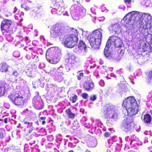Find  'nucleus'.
<instances>
[{"label": "nucleus", "instance_id": "4", "mask_svg": "<svg viewBox=\"0 0 152 152\" xmlns=\"http://www.w3.org/2000/svg\"><path fill=\"white\" fill-rule=\"evenodd\" d=\"M64 31V27L63 25L59 23H56L52 27L50 36L54 38H60L63 36Z\"/></svg>", "mask_w": 152, "mask_h": 152}, {"label": "nucleus", "instance_id": "7", "mask_svg": "<svg viewBox=\"0 0 152 152\" xmlns=\"http://www.w3.org/2000/svg\"><path fill=\"white\" fill-rule=\"evenodd\" d=\"M78 39L75 36H71L67 35L63 42L64 46L68 48H71L75 46L77 42Z\"/></svg>", "mask_w": 152, "mask_h": 152}, {"label": "nucleus", "instance_id": "54", "mask_svg": "<svg viewBox=\"0 0 152 152\" xmlns=\"http://www.w3.org/2000/svg\"><path fill=\"white\" fill-rule=\"evenodd\" d=\"M150 74H151V75H152V72H150Z\"/></svg>", "mask_w": 152, "mask_h": 152}, {"label": "nucleus", "instance_id": "25", "mask_svg": "<svg viewBox=\"0 0 152 152\" xmlns=\"http://www.w3.org/2000/svg\"><path fill=\"white\" fill-rule=\"evenodd\" d=\"M14 82L15 83H18L20 84L22 83L25 84L27 82L25 79H23L21 77H19V80H18L17 79H15Z\"/></svg>", "mask_w": 152, "mask_h": 152}, {"label": "nucleus", "instance_id": "55", "mask_svg": "<svg viewBox=\"0 0 152 152\" xmlns=\"http://www.w3.org/2000/svg\"><path fill=\"white\" fill-rule=\"evenodd\" d=\"M132 152V151L130 150V151H129L128 152Z\"/></svg>", "mask_w": 152, "mask_h": 152}, {"label": "nucleus", "instance_id": "19", "mask_svg": "<svg viewBox=\"0 0 152 152\" xmlns=\"http://www.w3.org/2000/svg\"><path fill=\"white\" fill-rule=\"evenodd\" d=\"M123 77L120 76L116 78V80L118 83V88L119 89L124 88L125 87V85L123 83H122L121 82L123 80Z\"/></svg>", "mask_w": 152, "mask_h": 152}, {"label": "nucleus", "instance_id": "26", "mask_svg": "<svg viewBox=\"0 0 152 152\" xmlns=\"http://www.w3.org/2000/svg\"><path fill=\"white\" fill-rule=\"evenodd\" d=\"M111 113H112V115L110 117V118L113 119L114 120L118 118V114L116 112L115 109L113 111V112Z\"/></svg>", "mask_w": 152, "mask_h": 152}, {"label": "nucleus", "instance_id": "5", "mask_svg": "<svg viewBox=\"0 0 152 152\" xmlns=\"http://www.w3.org/2000/svg\"><path fill=\"white\" fill-rule=\"evenodd\" d=\"M109 40H111L115 47L119 49L118 50V52L119 54L121 56L124 54V44L119 37L117 36H112L109 37Z\"/></svg>", "mask_w": 152, "mask_h": 152}, {"label": "nucleus", "instance_id": "47", "mask_svg": "<svg viewBox=\"0 0 152 152\" xmlns=\"http://www.w3.org/2000/svg\"><path fill=\"white\" fill-rule=\"evenodd\" d=\"M42 125H44L46 123V121L45 120L41 121Z\"/></svg>", "mask_w": 152, "mask_h": 152}, {"label": "nucleus", "instance_id": "43", "mask_svg": "<svg viewBox=\"0 0 152 152\" xmlns=\"http://www.w3.org/2000/svg\"><path fill=\"white\" fill-rule=\"evenodd\" d=\"M8 118H6L4 119V122L5 124L7 123Z\"/></svg>", "mask_w": 152, "mask_h": 152}, {"label": "nucleus", "instance_id": "8", "mask_svg": "<svg viewBox=\"0 0 152 152\" xmlns=\"http://www.w3.org/2000/svg\"><path fill=\"white\" fill-rule=\"evenodd\" d=\"M133 120L131 116H128L124 119L122 123V128L126 132L131 131L132 129Z\"/></svg>", "mask_w": 152, "mask_h": 152}, {"label": "nucleus", "instance_id": "50", "mask_svg": "<svg viewBox=\"0 0 152 152\" xmlns=\"http://www.w3.org/2000/svg\"><path fill=\"white\" fill-rule=\"evenodd\" d=\"M85 152H91L90 150L89 149H87L85 151Z\"/></svg>", "mask_w": 152, "mask_h": 152}, {"label": "nucleus", "instance_id": "31", "mask_svg": "<svg viewBox=\"0 0 152 152\" xmlns=\"http://www.w3.org/2000/svg\"><path fill=\"white\" fill-rule=\"evenodd\" d=\"M111 40H109V39L107 41L106 44V47H105L107 49H108L109 47L111 46Z\"/></svg>", "mask_w": 152, "mask_h": 152}, {"label": "nucleus", "instance_id": "18", "mask_svg": "<svg viewBox=\"0 0 152 152\" xmlns=\"http://www.w3.org/2000/svg\"><path fill=\"white\" fill-rule=\"evenodd\" d=\"M142 120L145 124H150L152 120L151 116L149 114L146 113L144 115Z\"/></svg>", "mask_w": 152, "mask_h": 152}, {"label": "nucleus", "instance_id": "13", "mask_svg": "<svg viewBox=\"0 0 152 152\" xmlns=\"http://www.w3.org/2000/svg\"><path fill=\"white\" fill-rule=\"evenodd\" d=\"M139 106L137 104L126 109L128 114L130 116L135 115L137 113L138 111Z\"/></svg>", "mask_w": 152, "mask_h": 152}, {"label": "nucleus", "instance_id": "23", "mask_svg": "<svg viewBox=\"0 0 152 152\" xmlns=\"http://www.w3.org/2000/svg\"><path fill=\"white\" fill-rule=\"evenodd\" d=\"M70 34L69 35L71 36H75L76 39L78 38V34L77 33V30L74 28L71 29L69 31Z\"/></svg>", "mask_w": 152, "mask_h": 152}, {"label": "nucleus", "instance_id": "24", "mask_svg": "<svg viewBox=\"0 0 152 152\" xmlns=\"http://www.w3.org/2000/svg\"><path fill=\"white\" fill-rule=\"evenodd\" d=\"M110 28L112 31L116 33L118 31L119 26L117 24H115L111 25Z\"/></svg>", "mask_w": 152, "mask_h": 152}, {"label": "nucleus", "instance_id": "12", "mask_svg": "<svg viewBox=\"0 0 152 152\" xmlns=\"http://www.w3.org/2000/svg\"><path fill=\"white\" fill-rule=\"evenodd\" d=\"M51 3L52 6L60 8V10L57 9L59 11H64L65 7L64 3L62 0H51Z\"/></svg>", "mask_w": 152, "mask_h": 152}, {"label": "nucleus", "instance_id": "49", "mask_svg": "<svg viewBox=\"0 0 152 152\" xmlns=\"http://www.w3.org/2000/svg\"><path fill=\"white\" fill-rule=\"evenodd\" d=\"M77 79L79 80H80L81 79V77L80 76H77Z\"/></svg>", "mask_w": 152, "mask_h": 152}, {"label": "nucleus", "instance_id": "3", "mask_svg": "<svg viewBox=\"0 0 152 152\" xmlns=\"http://www.w3.org/2000/svg\"><path fill=\"white\" fill-rule=\"evenodd\" d=\"M1 30L3 33H6L9 34H12L15 31L16 27L13 26V22L11 20L5 19L2 20L0 25Z\"/></svg>", "mask_w": 152, "mask_h": 152}, {"label": "nucleus", "instance_id": "15", "mask_svg": "<svg viewBox=\"0 0 152 152\" xmlns=\"http://www.w3.org/2000/svg\"><path fill=\"white\" fill-rule=\"evenodd\" d=\"M152 45L148 42H146L144 43L142 45V51L150 53L152 52Z\"/></svg>", "mask_w": 152, "mask_h": 152}, {"label": "nucleus", "instance_id": "41", "mask_svg": "<svg viewBox=\"0 0 152 152\" xmlns=\"http://www.w3.org/2000/svg\"><path fill=\"white\" fill-rule=\"evenodd\" d=\"M17 39H20V41H22L23 39V38L22 36H17Z\"/></svg>", "mask_w": 152, "mask_h": 152}, {"label": "nucleus", "instance_id": "46", "mask_svg": "<svg viewBox=\"0 0 152 152\" xmlns=\"http://www.w3.org/2000/svg\"><path fill=\"white\" fill-rule=\"evenodd\" d=\"M84 75V73L83 72L80 73L79 74V76L82 77H83Z\"/></svg>", "mask_w": 152, "mask_h": 152}, {"label": "nucleus", "instance_id": "14", "mask_svg": "<svg viewBox=\"0 0 152 152\" xmlns=\"http://www.w3.org/2000/svg\"><path fill=\"white\" fill-rule=\"evenodd\" d=\"M94 87V84L92 80L90 78H87L83 84V88L86 90L89 91L93 89Z\"/></svg>", "mask_w": 152, "mask_h": 152}, {"label": "nucleus", "instance_id": "38", "mask_svg": "<svg viewBox=\"0 0 152 152\" xmlns=\"http://www.w3.org/2000/svg\"><path fill=\"white\" fill-rule=\"evenodd\" d=\"M3 137V133L1 130H0V139H2Z\"/></svg>", "mask_w": 152, "mask_h": 152}, {"label": "nucleus", "instance_id": "48", "mask_svg": "<svg viewBox=\"0 0 152 152\" xmlns=\"http://www.w3.org/2000/svg\"><path fill=\"white\" fill-rule=\"evenodd\" d=\"M17 10H18V9L16 7H15V8L14 9V12H16L17 11Z\"/></svg>", "mask_w": 152, "mask_h": 152}, {"label": "nucleus", "instance_id": "37", "mask_svg": "<svg viewBox=\"0 0 152 152\" xmlns=\"http://www.w3.org/2000/svg\"><path fill=\"white\" fill-rule=\"evenodd\" d=\"M35 14H38V15H37V16H38V15H42V13L41 12V11L40 10H37V11L35 12Z\"/></svg>", "mask_w": 152, "mask_h": 152}, {"label": "nucleus", "instance_id": "40", "mask_svg": "<svg viewBox=\"0 0 152 152\" xmlns=\"http://www.w3.org/2000/svg\"><path fill=\"white\" fill-rule=\"evenodd\" d=\"M46 118V117L45 116H44V117H41L40 118H39V121L40 122H41V120H45Z\"/></svg>", "mask_w": 152, "mask_h": 152}, {"label": "nucleus", "instance_id": "35", "mask_svg": "<svg viewBox=\"0 0 152 152\" xmlns=\"http://www.w3.org/2000/svg\"><path fill=\"white\" fill-rule=\"evenodd\" d=\"M29 127H31L30 129L28 130L29 133H30L33 131L34 129V128L32 126V123H30V124Z\"/></svg>", "mask_w": 152, "mask_h": 152}, {"label": "nucleus", "instance_id": "45", "mask_svg": "<svg viewBox=\"0 0 152 152\" xmlns=\"http://www.w3.org/2000/svg\"><path fill=\"white\" fill-rule=\"evenodd\" d=\"M73 1L74 2H76L77 3H79L80 2V0H73Z\"/></svg>", "mask_w": 152, "mask_h": 152}, {"label": "nucleus", "instance_id": "11", "mask_svg": "<svg viewBox=\"0 0 152 152\" xmlns=\"http://www.w3.org/2000/svg\"><path fill=\"white\" fill-rule=\"evenodd\" d=\"M136 17V15L133 12H129L125 16L123 19L124 21V24L126 25L130 24L132 21L134 20Z\"/></svg>", "mask_w": 152, "mask_h": 152}, {"label": "nucleus", "instance_id": "42", "mask_svg": "<svg viewBox=\"0 0 152 152\" xmlns=\"http://www.w3.org/2000/svg\"><path fill=\"white\" fill-rule=\"evenodd\" d=\"M23 122L24 124H28L29 125H30V123L29 122L25 121H23Z\"/></svg>", "mask_w": 152, "mask_h": 152}, {"label": "nucleus", "instance_id": "44", "mask_svg": "<svg viewBox=\"0 0 152 152\" xmlns=\"http://www.w3.org/2000/svg\"><path fill=\"white\" fill-rule=\"evenodd\" d=\"M24 9L26 10L27 11L30 10V8L26 6L25 7Z\"/></svg>", "mask_w": 152, "mask_h": 152}, {"label": "nucleus", "instance_id": "52", "mask_svg": "<svg viewBox=\"0 0 152 152\" xmlns=\"http://www.w3.org/2000/svg\"><path fill=\"white\" fill-rule=\"evenodd\" d=\"M68 152H74V151L72 150H70L68 151Z\"/></svg>", "mask_w": 152, "mask_h": 152}, {"label": "nucleus", "instance_id": "34", "mask_svg": "<svg viewBox=\"0 0 152 152\" xmlns=\"http://www.w3.org/2000/svg\"><path fill=\"white\" fill-rule=\"evenodd\" d=\"M96 99V97L95 95H92L90 96V98L89 99L91 101H94Z\"/></svg>", "mask_w": 152, "mask_h": 152}, {"label": "nucleus", "instance_id": "2", "mask_svg": "<svg viewBox=\"0 0 152 152\" xmlns=\"http://www.w3.org/2000/svg\"><path fill=\"white\" fill-rule=\"evenodd\" d=\"M8 98L14 105L20 107H23L27 102V100L19 93H14L11 94L8 96Z\"/></svg>", "mask_w": 152, "mask_h": 152}, {"label": "nucleus", "instance_id": "33", "mask_svg": "<svg viewBox=\"0 0 152 152\" xmlns=\"http://www.w3.org/2000/svg\"><path fill=\"white\" fill-rule=\"evenodd\" d=\"M88 95L86 93H83L81 94L82 97L84 99H88Z\"/></svg>", "mask_w": 152, "mask_h": 152}, {"label": "nucleus", "instance_id": "16", "mask_svg": "<svg viewBox=\"0 0 152 152\" xmlns=\"http://www.w3.org/2000/svg\"><path fill=\"white\" fill-rule=\"evenodd\" d=\"M6 83L0 81V97L5 95L6 92Z\"/></svg>", "mask_w": 152, "mask_h": 152}, {"label": "nucleus", "instance_id": "56", "mask_svg": "<svg viewBox=\"0 0 152 152\" xmlns=\"http://www.w3.org/2000/svg\"><path fill=\"white\" fill-rule=\"evenodd\" d=\"M151 77H149V78L150 79Z\"/></svg>", "mask_w": 152, "mask_h": 152}, {"label": "nucleus", "instance_id": "22", "mask_svg": "<svg viewBox=\"0 0 152 152\" xmlns=\"http://www.w3.org/2000/svg\"><path fill=\"white\" fill-rule=\"evenodd\" d=\"M66 112L69 118L73 119L75 118L76 114L72 113L71 110L70 108H68L66 110Z\"/></svg>", "mask_w": 152, "mask_h": 152}, {"label": "nucleus", "instance_id": "10", "mask_svg": "<svg viewBox=\"0 0 152 152\" xmlns=\"http://www.w3.org/2000/svg\"><path fill=\"white\" fill-rule=\"evenodd\" d=\"M137 104L135 97L133 96L127 97L124 101L122 106L126 109Z\"/></svg>", "mask_w": 152, "mask_h": 152}, {"label": "nucleus", "instance_id": "1", "mask_svg": "<svg viewBox=\"0 0 152 152\" xmlns=\"http://www.w3.org/2000/svg\"><path fill=\"white\" fill-rule=\"evenodd\" d=\"M102 31L101 28L97 29L93 31L90 35L89 41L92 48H96L100 45L102 37Z\"/></svg>", "mask_w": 152, "mask_h": 152}, {"label": "nucleus", "instance_id": "27", "mask_svg": "<svg viewBox=\"0 0 152 152\" xmlns=\"http://www.w3.org/2000/svg\"><path fill=\"white\" fill-rule=\"evenodd\" d=\"M57 9L60 10V8H57V7H53L51 10V12L53 14H61L64 11H59Z\"/></svg>", "mask_w": 152, "mask_h": 152}, {"label": "nucleus", "instance_id": "39", "mask_svg": "<svg viewBox=\"0 0 152 152\" xmlns=\"http://www.w3.org/2000/svg\"><path fill=\"white\" fill-rule=\"evenodd\" d=\"M132 1V0H124V2L126 4H130Z\"/></svg>", "mask_w": 152, "mask_h": 152}, {"label": "nucleus", "instance_id": "32", "mask_svg": "<svg viewBox=\"0 0 152 152\" xmlns=\"http://www.w3.org/2000/svg\"><path fill=\"white\" fill-rule=\"evenodd\" d=\"M19 75V73L15 70L14 71L12 74V76L15 78L18 76Z\"/></svg>", "mask_w": 152, "mask_h": 152}, {"label": "nucleus", "instance_id": "28", "mask_svg": "<svg viewBox=\"0 0 152 152\" xmlns=\"http://www.w3.org/2000/svg\"><path fill=\"white\" fill-rule=\"evenodd\" d=\"M35 107L37 109L40 110L42 108V103L41 102H37L34 104Z\"/></svg>", "mask_w": 152, "mask_h": 152}, {"label": "nucleus", "instance_id": "9", "mask_svg": "<svg viewBox=\"0 0 152 152\" xmlns=\"http://www.w3.org/2000/svg\"><path fill=\"white\" fill-rule=\"evenodd\" d=\"M115 108V106L111 104H106L102 109L101 112L105 118H108L110 116V113L114 110Z\"/></svg>", "mask_w": 152, "mask_h": 152}, {"label": "nucleus", "instance_id": "21", "mask_svg": "<svg viewBox=\"0 0 152 152\" xmlns=\"http://www.w3.org/2000/svg\"><path fill=\"white\" fill-rule=\"evenodd\" d=\"M142 15L143 17L142 20L144 21L145 23H148L150 20V15L148 13H144Z\"/></svg>", "mask_w": 152, "mask_h": 152}, {"label": "nucleus", "instance_id": "53", "mask_svg": "<svg viewBox=\"0 0 152 152\" xmlns=\"http://www.w3.org/2000/svg\"><path fill=\"white\" fill-rule=\"evenodd\" d=\"M27 135V134H26L25 135V136L26 137V138H27V137H26Z\"/></svg>", "mask_w": 152, "mask_h": 152}, {"label": "nucleus", "instance_id": "20", "mask_svg": "<svg viewBox=\"0 0 152 152\" xmlns=\"http://www.w3.org/2000/svg\"><path fill=\"white\" fill-rule=\"evenodd\" d=\"M78 46L80 49L81 50H84L85 51H86V46L83 40H80Z\"/></svg>", "mask_w": 152, "mask_h": 152}, {"label": "nucleus", "instance_id": "6", "mask_svg": "<svg viewBox=\"0 0 152 152\" xmlns=\"http://www.w3.org/2000/svg\"><path fill=\"white\" fill-rule=\"evenodd\" d=\"M56 50L53 48L48 49L46 53V57L47 60L53 64L57 63L59 61V59L56 55Z\"/></svg>", "mask_w": 152, "mask_h": 152}, {"label": "nucleus", "instance_id": "17", "mask_svg": "<svg viewBox=\"0 0 152 152\" xmlns=\"http://www.w3.org/2000/svg\"><path fill=\"white\" fill-rule=\"evenodd\" d=\"M9 66L5 62H1L0 64V71L5 72L8 70Z\"/></svg>", "mask_w": 152, "mask_h": 152}, {"label": "nucleus", "instance_id": "30", "mask_svg": "<svg viewBox=\"0 0 152 152\" xmlns=\"http://www.w3.org/2000/svg\"><path fill=\"white\" fill-rule=\"evenodd\" d=\"M104 54L106 57H109L111 56V53L109 51L108 49H107L106 48H105L104 50Z\"/></svg>", "mask_w": 152, "mask_h": 152}, {"label": "nucleus", "instance_id": "29", "mask_svg": "<svg viewBox=\"0 0 152 152\" xmlns=\"http://www.w3.org/2000/svg\"><path fill=\"white\" fill-rule=\"evenodd\" d=\"M77 96L75 94H73V96L71 97L69 99L70 101L72 103H75L77 100Z\"/></svg>", "mask_w": 152, "mask_h": 152}, {"label": "nucleus", "instance_id": "51", "mask_svg": "<svg viewBox=\"0 0 152 152\" xmlns=\"http://www.w3.org/2000/svg\"><path fill=\"white\" fill-rule=\"evenodd\" d=\"M106 152H111V151L109 149H107V151H106Z\"/></svg>", "mask_w": 152, "mask_h": 152}, {"label": "nucleus", "instance_id": "36", "mask_svg": "<svg viewBox=\"0 0 152 152\" xmlns=\"http://www.w3.org/2000/svg\"><path fill=\"white\" fill-rule=\"evenodd\" d=\"M110 133L107 132L105 133L104 134V136L106 137H109L110 136Z\"/></svg>", "mask_w": 152, "mask_h": 152}]
</instances>
